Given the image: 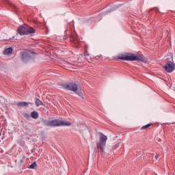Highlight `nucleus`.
<instances>
[{
    "mask_svg": "<svg viewBox=\"0 0 175 175\" xmlns=\"http://www.w3.org/2000/svg\"><path fill=\"white\" fill-rule=\"evenodd\" d=\"M31 117L34 120H37V118H39V113H38L37 111H34L31 113Z\"/></svg>",
    "mask_w": 175,
    "mask_h": 175,
    "instance_id": "nucleus-10",
    "label": "nucleus"
},
{
    "mask_svg": "<svg viewBox=\"0 0 175 175\" xmlns=\"http://www.w3.org/2000/svg\"><path fill=\"white\" fill-rule=\"evenodd\" d=\"M66 88L69 91H73V92H76L78 90L77 85H76V83H69L66 85Z\"/></svg>",
    "mask_w": 175,
    "mask_h": 175,
    "instance_id": "nucleus-6",
    "label": "nucleus"
},
{
    "mask_svg": "<svg viewBox=\"0 0 175 175\" xmlns=\"http://www.w3.org/2000/svg\"><path fill=\"white\" fill-rule=\"evenodd\" d=\"M23 117L26 118V120H29V118H31V115L29 113H24Z\"/></svg>",
    "mask_w": 175,
    "mask_h": 175,
    "instance_id": "nucleus-14",
    "label": "nucleus"
},
{
    "mask_svg": "<svg viewBox=\"0 0 175 175\" xmlns=\"http://www.w3.org/2000/svg\"><path fill=\"white\" fill-rule=\"evenodd\" d=\"M108 13H110V11H107L105 14H107Z\"/></svg>",
    "mask_w": 175,
    "mask_h": 175,
    "instance_id": "nucleus-21",
    "label": "nucleus"
},
{
    "mask_svg": "<svg viewBox=\"0 0 175 175\" xmlns=\"http://www.w3.org/2000/svg\"><path fill=\"white\" fill-rule=\"evenodd\" d=\"M16 106H18V107H28V103L25 101L18 102L16 103Z\"/></svg>",
    "mask_w": 175,
    "mask_h": 175,
    "instance_id": "nucleus-9",
    "label": "nucleus"
},
{
    "mask_svg": "<svg viewBox=\"0 0 175 175\" xmlns=\"http://www.w3.org/2000/svg\"><path fill=\"white\" fill-rule=\"evenodd\" d=\"M13 53V48L10 47L5 49L4 51V54L5 55H9V54H12Z\"/></svg>",
    "mask_w": 175,
    "mask_h": 175,
    "instance_id": "nucleus-11",
    "label": "nucleus"
},
{
    "mask_svg": "<svg viewBox=\"0 0 175 175\" xmlns=\"http://www.w3.org/2000/svg\"><path fill=\"white\" fill-rule=\"evenodd\" d=\"M151 126V124H146L142 127V129H147V128H150Z\"/></svg>",
    "mask_w": 175,
    "mask_h": 175,
    "instance_id": "nucleus-15",
    "label": "nucleus"
},
{
    "mask_svg": "<svg viewBox=\"0 0 175 175\" xmlns=\"http://www.w3.org/2000/svg\"><path fill=\"white\" fill-rule=\"evenodd\" d=\"M164 69L165 70L166 72L168 73H172L173 70L175 69V65L174 63L172 62H169L168 63L166 64V65L164 66Z\"/></svg>",
    "mask_w": 175,
    "mask_h": 175,
    "instance_id": "nucleus-5",
    "label": "nucleus"
},
{
    "mask_svg": "<svg viewBox=\"0 0 175 175\" xmlns=\"http://www.w3.org/2000/svg\"><path fill=\"white\" fill-rule=\"evenodd\" d=\"M120 59H122L123 61H137L140 62H146L147 61V59H146L144 55L142 54H138L137 55L131 54L127 56H122L120 57Z\"/></svg>",
    "mask_w": 175,
    "mask_h": 175,
    "instance_id": "nucleus-2",
    "label": "nucleus"
},
{
    "mask_svg": "<svg viewBox=\"0 0 175 175\" xmlns=\"http://www.w3.org/2000/svg\"><path fill=\"white\" fill-rule=\"evenodd\" d=\"M84 55L85 57H88V55H90V53H88V51H85Z\"/></svg>",
    "mask_w": 175,
    "mask_h": 175,
    "instance_id": "nucleus-18",
    "label": "nucleus"
},
{
    "mask_svg": "<svg viewBox=\"0 0 175 175\" xmlns=\"http://www.w3.org/2000/svg\"><path fill=\"white\" fill-rule=\"evenodd\" d=\"M10 5L11 6V8H13V9H15V10H17V7L16 5H14V4L10 3Z\"/></svg>",
    "mask_w": 175,
    "mask_h": 175,
    "instance_id": "nucleus-17",
    "label": "nucleus"
},
{
    "mask_svg": "<svg viewBox=\"0 0 175 175\" xmlns=\"http://www.w3.org/2000/svg\"><path fill=\"white\" fill-rule=\"evenodd\" d=\"M76 94L77 95H79V96H83V92H81V90H79Z\"/></svg>",
    "mask_w": 175,
    "mask_h": 175,
    "instance_id": "nucleus-16",
    "label": "nucleus"
},
{
    "mask_svg": "<svg viewBox=\"0 0 175 175\" xmlns=\"http://www.w3.org/2000/svg\"><path fill=\"white\" fill-rule=\"evenodd\" d=\"M107 142V136L100 133L99 142L96 144V147L98 152H105V148H106V142Z\"/></svg>",
    "mask_w": 175,
    "mask_h": 175,
    "instance_id": "nucleus-4",
    "label": "nucleus"
},
{
    "mask_svg": "<svg viewBox=\"0 0 175 175\" xmlns=\"http://www.w3.org/2000/svg\"><path fill=\"white\" fill-rule=\"evenodd\" d=\"M37 166H38V164H36V162H33L31 165L28 166V169H36Z\"/></svg>",
    "mask_w": 175,
    "mask_h": 175,
    "instance_id": "nucleus-13",
    "label": "nucleus"
},
{
    "mask_svg": "<svg viewBox=\"0 0 175 175\" xmlns=\"http://www.w3.org/2000/svg\"><path fill=\"white\" fill-rule=\"evenodd\" d=\"M36 106H43V102L42 100H39V98L36 99Z\"/></svg>",
    "mask_w": 175,
    "mask_h": 175,
    "instance_id": "nucleus-12",
    "label": "nucleus"
},
{
    "mask_svg": "<svg viewBox=\"0 0 175 175\" xmlns=\"http://www.w3.org/2000/svg\"><path fill=\"white\" fill-rule=\"evenodd\" d=\"M154 158H155L156 161H157L158 159L159 158V154H156Z\"/></svg>",
    "mask_w": 175,
    "mask_h": 175,
    "instance_id": "nucleus-20",
    "label": "nucleus"
},
{
    "mask_svg": "<svg viewBox=\"0 0 175 175\" xmlns=\"http://www.w3.org/2000/svg\"><path fill=\"white\" fill-rule=\"evenodd\" d=\"M22 59L23 62H27L28 59H31V56L28 54V52L22 53Z\"/></svg>",
    "mask_w": 175,
    "mask_h": 175,
    "instance_id": "nucleus-8",
    "label": "nucleus"
},
{
    "mask_svg": "<svg viewBox=\"0 0 175 175\" xmlns=\"http://www.w3.org/2000/svg\"><path fill=\"white\" fill-rule=\"evenodd\" d=\"M70 41L75 44V47L80 46V40H79L77 36H72L70 38Z\"/></svg>",
    "mask_w": 175,
    "mask_h": 175,
    "instance_id": "nucleus-7",
    "label": "nucleus"
},
{
    "mask_svg": "<svg viewBox=\"0 0 175 175\" xmlns=\"http://www.w3.org/2000/svg\"><path fill=\"white\" fill-rule=\"evenodd\" d=\"M17 32L19 33V35H21V36H24V35H31V33H35V29L26 24H24L18 28Z\"/></svg>",
    "mask_w": 175,
    "mask_h": 175,
    "instance_id": "nucleus-3",
    "label": "nucleus"
},
{
    "mask_svg": "<svg viewBox=\"0 0 175 175\" xmlns=\"http://www.w3.org/2000/svg\"><path fill=\"white\" fill-rule=\"evenodd\" d=\"M64 62V65H66V66H69V65H70L69 62Z\"/></svg>",
    "mask_w": 175,
    "mask_h": 175,
    "instance_id": "nucleus-19",
    "label": "nucleus"
},
{
    "mask_svg": "<svg viewBox=\"0 0 175 175\" xmlns=\"http://www.w3.org/2000/svg\"><path fill=\"white\" fill-rule=\"evenodd\" d=\"M118 147V145H116V148H117Z\"/></svg>",
    "mask_w": 175,
    "mask_h": 175,
    "instance_id": "nucleus-22",
    "label": "nucleus"
},
{
    "mask_svg": "<svg viewBox=\"0 0 175 175\" xmlns=\"http://www.w3.org/2000/svg\"><path fill=\"white\" fill-rule=\"evenodd\" d=\"M46 126H52L55 128L56 126H70L72 123L70 122L55 119L53 120H47L44 122Z\"/></svg>",
    "mask_w": 175,
    "mask_h": 175,
    "instance_id": "nucleus-1",
    "label": "nucleus"
}]
</instances>
